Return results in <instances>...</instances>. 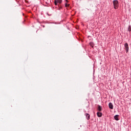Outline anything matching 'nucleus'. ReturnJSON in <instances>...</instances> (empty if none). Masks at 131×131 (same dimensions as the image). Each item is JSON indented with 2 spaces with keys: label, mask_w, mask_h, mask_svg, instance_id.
<instances>
[{
  "label": "nucleus",
  "mask_w": 131,
  "mask_h": 131,
  "mask_svg": "<svg viewBox=\"0 0 131 131\" xmlns=\"http://www.w3.org/2000/svg\"><path fill=\"white\" fill-rule=\"evenodd\" d=\"M113 5H114V9H115L116 10H117V9H118L119 3L117 0H114L113 1Z\"/></svg>",
  "instance_id": "obj_1"
},
{
  "label": "nucleus",
  "mask_w": 131,
  "mask_h": 131,
  "mask_svg": "<svg viewBox=\"0 0 131 131\" xmlns=\"http://www.w3.org/2000/svg\"><path fill=\"white\" fill-rule=\"evenodd\" d=\"M124 50H125L126 53H128L129 48L128 44L127 43H125L124 44Z\"/></svg>",
  "instance_id": "obj_2"
},
{
  "label": "nucleus",
  "mask_w": 131,
  "mask_h": 131,
  "mask_svg": "<svg viewBox=\"0 0 131 131\" xmlns=\"http://www.w3.org/2000/svg\"><path fill=\"white\" fill-rule=\"evenodd\" d=\"M58 3H59V4H61L62 0H57V1L55 0L54 4H55V6H57V4H58Z\"/></svg>",
  "instance_id": "obj_3"
},
{
  "label": "nucleus",
  "mask_w": 131,
  "mask_h": 131,
  "mask_svg": "<svg viewBox=\"0 0 131 131\" xmlns=\"http://www.w3.org/2000/svg\"><path fill=\"white\" fill-rule=\"evenodd\" d=\"M108 106L110 109H113V104H112V103L111 102L109 103Z\"/></svg>",
  "instance_id": "obj_4"
},
{
  "label": "nucleus",
  "mask_w": 131,
  "mask_h": 131,
  "mask_svg": "<svg viewBox=\"0 0 131 131\" xmlns=\"http://www.w3.org/2000/svg\"><path fill=\"white\" fill-rule=\"evenodd\" d=\"M85 116H86L88 120H90V118H91V116L90 115V114L86 113Z\"/></svg>",
  "instance_id": "obj_5"
},
{
  "label": "nucleus",
  "mask_w": 131,
  "mask_h": 131,
  "mask_svg": "<svg viewBox=\"0 0 131 131\" xmlns=\"http://www.w3.org/2000/svg\"><path fill=\"white\" fill-rule=\"evenodd\" d=\"M119 117V115H115L114 116V118H115V120H117V121L119 120V119L118 118Z\"/></svg>",
  "instance_id": "obj_6"
},
{
  "label": "nucleus",
  "mask_w": 131,
  "mask_h": 131,
  "mask_svg": "<svg viewBox=\"0 0 131 131\" xmlns=\"http://www.w3.org/2000/svg\"><path fill=\"white\" fill-rule=\"evenodd\" d=\"M97 116L98 117H102V113L97 112Z\"/></svg>",
  "instance_id": "obj_7"
},
{
  "label": "nucleus",
  "mask_w": 131,
  "mask_h": 131,
  "mask_svg": "<svg viewBox=\"0 0 131 131\" xmlns=\"http://www.w3.org/2000/svg\"><path fill=\"white\" fill-rule=\"evenodd\" d=\"M98 111H102V107L100 105H98Z\"/></svg>",
  "instance_id": "obj_8"
},
{
  "label": "nucleus",
  "mask_w": 131,
  "mask_h": 131,
  "mask_svg": "<svg viewBox=\"0 0 131 131\" xmlns=\"http://www.w3.org/2000/svg\"><path fill=\"white\" fill-rule=\"evenodd\" d=\"M128 31H131V27L130 26H129L128 27Z\"/></svg>",
  "instance_id": "obj_9"
},
{
  "label": "nucleus",
  "mask_w": 131,
  "mask_h": 131,
  "mask_svg": "<svg viewBox=\"0 0 131 131\" xmlns=\"http://www.w3.org/2000/svg\"><path fill=\"white\" fill-rule=\"evenodd\" d=\"M69 6H70V4H66V5H65V6H66V7H69Z\"/></svg>",
  "instance_id": "obj_10"
},
{
  "label": "nucleus",
  "mask_w": 131,
  "mask_h": 131,
  "mask_svg": "<svg viewBox=\"0 0 131 131\" xmlns=\"http://www.w3.org/2000/svg\"><path fill=\"white\" fill-rule=\"evenodd\" d=\"M66 2H67V3H68V0H66Z\"/></svg>",
  "instance_id": "obj_11"
}]
</instances>
